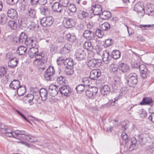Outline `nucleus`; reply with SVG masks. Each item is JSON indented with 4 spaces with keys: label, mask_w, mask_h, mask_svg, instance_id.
Listing matches in <instances>:
<instances>
[{
    "label": "nucleus",
    "mask_w": 154,
    "mask_h": 154,
    "mask_svg": "<svg viewBox=\"0 0 154 154\" xmlns=\"http://www.w3.org/2000/svg\"><path fill=\"white\" fill-rule=\"evenodd\" d=\"M35 46L31 47L29 51V54L30 58H35L33 61L34 65L40 67L44 65V64L47 62V59L44 57L43 56L41 52L38 53V49Z\"/></svg>",
    "instance_id": "1"
},
{
    "label": "nucleus",
    "mask_w": 154,
    "mask_h": 154,
    "mask_svg": "<svg viewBox=\"0 0 154 154\" xmlns=\"http://www.w3.org/2000/svg\"><path fill=\"white\" fill-rule=\"evenodd\" d=\"M137 139L134 137L131 138V144L129 146L128 148L129 151H131L136 148L137 140L140 142H142L144 139L143 135L142 134L138 135L137 136Z\"/></svg>",
    "instance_id": "2"
},
{
    "label": "nucleus",
    "mask_w": 154,
    "mask_h": 154,
    "mask_svg": "<svg viewBox=\"0 0 154 154\" xmlns=\"http://www.w3.org/2000/svg\"><path fill=\"white\" fill-rule=\"evenodd\" d=\"M55 74V70L52 66H49L46 69L44 74V77L47 80L51 81L54 80V75Z\"/></svg>",
    "instance_id": "3"
},
{
    "label": "nucleus",
    "mask_w": 154,
    "mask_h": 154,
    "mask_svg": "<svg viewBox=\"0 0 154 154\" xmlns=\"http://www.w3.org/2000/svg\"><path fill=\"white\" fill-rule=\"evenodd\" d=\"M128 77L127 82L128 85L131 87H135L137 82V74L135 73H132L130 74Z\"/></svg>",
    "instance_id": "4"
},
{
    "label": "nucleus",
    "mask_w": 154,
    "mask_h": 154,
    "mask_svg": "<svg viewBox=\"0 0 154 154\" xmlns=\"http://www.w3.org/2000/svg\"><path fill=\"white\" fill-rule=\"evenodd\" d=\"M28 37L27 35L25 32H22L18 37H15L13 38V41L17 44H25Z\"/></svg>",
    "instance_id": "5"
},
{
    "label": "nucleus",
    "mask_w": 154,
    "mask_h": 154,
    "mask_svg": "<svg viewBox=\"0 0 154 154\" xmlns=\"http://www.w3.org/2000/svg\"><path fill=\"white\" fill-rule=\"evenodd\" d=\"M54 18L51 16H48L42 18L40 20V23L44 27L50 26L54 22Z\"/></svg>",
    "instance_id": "6"
},
{
    "label": "nucleus",
    "mask_w": 154,
    "mask_h": 154,
    "mask_svg": "<svg viewBox=\"0 0 154 154\" xmlns=\"http://www.w3.org/2000/svg\"><path fill=\"white\" fill-rule=\"evenodd\" d=\"M87 64L88 67L91 68L98 67L101 66V61L99 59H92L88 61Z\"/></svg>",
    "instance_id": "7"
},
{
    "label": "nucleus",
    "mask_w": 154,
    "mask_h": 154,
    "mask_svg": "<svg viewBox=\"0 0 154 154\" xmlns=\"http://www.w3.org/2000/svg\"><path fill=\"white\" fill-rule=\"evenodd\" d=\"M121 75H118L116 74L114 76V82L112 86L114 89L117 90L122 86V84L121 81Z\"/></svg>",
    "instance_id": "8"
},
{
    "label": "nucleus",
    "mask_w": 154,
    "mask_h": 154,
    "mask_svg": "<svg viewBox=\"0 0 154 154\" xmlns=\"http://www.w3.org/2000/svg\"><path fill=\"white\" fill-rule=\"evenodd\" d=\"M98 89L96 87L89 88L85 92L86 95L89 98H93L98 92Z\"/></svg>",
    "instance_id": "9"
},
{
    "label": "nucleus",
    "mask_w": 154,
    "mask_h": 154,
    "mask_svg": "<svg viewBox=\"0 0 154 154\" xmlns=\"http://www.w3.org/2000/svg\"><path fill=\"white\" fill-rule=\"evenodd\" d=\"M91 10L95 15H101L102 11L101 6L98 4L93 3L91 6Z\"/></svg>",
    "instance_id": "10"
},
{
    "label": "nucleus",
    "mask_w": 154,
    "mask_h": 154,
    "mask_svg": "<svg viewBox=\"0 0 154 154\" xmlns=\"http://www.w3.org/2000/svg\"><path fill=\"white\" fill-rule=\"evenodd\" d=\"M59 91L62 95L67 97L70 95L72 90L69 86L64 85L59 88Z\"/></svg>",
    "instance_id": "11"
},
{
    "label": "nucleus",
    "mask_w": 154,
    "mask_h": 154,
    "mask_svg": "<svg viewBox=\"0 0 154 154\" xmlns=\"http://www.w3.org/2000/svg\"><path fill=\"white\" fill-rule=\"evenodd\" d=\"M139 69L141 74V77L143 79H146L149 75V71L148 70L146 66L144 64H141L139 66Z\"/></svg>",
    "instance_id": "12"
},
{
    "label": "nucleus",
    "mask_w": 154,
    "mask_h": 154,
    "mask_svg": "<svg viewBox=\"0 0 154 154\" xmlns=\"http://www.w3.org/2000/svg\"><path fill=\"white\" fill-rule=\"evenodd\" d=\"M72 45L69 43L65 44L61 49L60 53L62 55L69 53L72 49Z\"/></svg>",
    "instance_id": "13"
},
{
    "label": "nucleus",
    "mask_w": 154,
    "mask_h": 154,
    "mask_svg": "<svg viewBox=\"0 0 154 154\" xmlns=\"http://www.w3.org/2000/svg\"><path fill=\"white\" fill-rule=\"evenodd\" d=\"M62 7L59 2H55L52 5V11L53 12L57 13V14H60L62 12V10L61 8Z\"/></svg>",
    "instance_id": "14"
},
{
    "label": "nucleus",
    "mask_w": 154,
    "mask_h": 154,
    "mask_svg": "<svg viewBox=\"0 0 154 154\" xmlns=\"http://www.w3.org/2000/svg\"><path fill=\"white\" fill-rule=\"evenodd\" d=\"M101 75L100 71L98 69H93L90 72V77L94 80H95Z\"/></svg>",
    "instance_id": "15"
},
{
    "label": "nucleus",
    "mask_w": 154,
    "mask_h": 154,
    "mask_svg": "<svg viewBox=\"0 0 154 154\" xmlns=\"http://www.w3.org/2000/svg\"><path fill=\"white\" fill-rule=\"evenodd\" d=\"M63 24L66 28H70L75 25V23L73 19L68 18L64 20Z\"/></svg>",
    "instance_id": "16"
},
{
    "label": "nucleus",
    "mask_w": 154,
    "mask_h": 154,
    "mask_svg": "<svg viewBox=\"0 0 154 154\" xmlns=\"http://www.w3.org/2000/svg\"><path fill=\"white\" fill-rule=\"evenodd\" d=\"M59 88L56 87L54 85H50L49 87L48 92L50 95L52 97H54L58 93Z\"/></svg>",
    "instance_id": "17"
},
{
    "label": "nucleus",
    "mask_w": 154,
    "mask_h": 154,
    "mask_svg": "<svg viewBox=\"0 0 154 154\" xmlns=\"http://www.w3.org/2000/svg\"><path fill=\"white\" fill-rule=\"evenodd\" d=\"M34 98V95L31 94H28L22 98V100L25 103H28L30 105H31L33 104L32 102Z\"/></svg>",
    "instance_id": "18"
},
{
    "label": "nucleus",
    "mask_w": 154,
    "mask_h": 154,
    "mask_svg": "<svg viewBox=\"0 0 154 154\" xmlns=\"http://www.w3.org/2000/svg\"><path fill=\"white\" fill-rule=\"evenodd\" d=\"M83 35L85 38L88 40L93 39L94 36V32L89 30H85Z\"/></svg>",
    "instance_id": "19"
},
{
    "label": "nucleus",
    "mask_w": 154,
    "mask_h": 154,
    "mask_svg": "<svg viewBox=\"0 0 154 154\" xmlns=\"http://www.w3.org/2000/svg\"><path fill=\"white\" fill-rule=\"evenodd\" d=\"M153 103L152 99L150 97H146L143 98L140 104L142 105H151Z\"/></svg>",
    "instance_id": "20"
},
{
    "label": "nucleus",
    "mask_w": 154,
    "mask_h": 154,
    "mask_svg": "<svg viewBox=\"0 0 154 154\" xmlns=\"http://www.w3.org/2000/svg\"><path fill=\"white\" fill-rule=\"evenodd\" d=\"M109 55V53L106 51H103L102 54V60L105 64H108L111 60V57Z\"/></svg>",
    "instance_id": "21"
},
{
    "label": "nucleus",
    "mask_w": 154,
    "mask_h": 154,
    "mask_svg": "<svg viewBox=\"0 0 154 154\" xmlns=\"http://www.w3.org/2000/svg\"><path fill=\"white\" fill-rule=\"evenodd\" d=\"M110 91V89L107 85L103 86L100 90V94L102 95H106L108 94Z\"/></svg>",
    "instance_id": "22"
},
{
    "label": "nucleus",
    "mask_w": 154,
    "mask_h": 154,
    "mask_svg": "<svg viewBox=\"0 0 154 154\" xmlns=\"http://www.w3.org/2000/svg\"><path fill=\"white\" fill-rule=\"evenodd\" d=\"M19 81L17 80H14L10 84L9 87L13 90H17L20 86Z\"/></svg>",
    "instance_id": "23"
},
{
    "label": "nucleus",
    "mask_w": 154,
    "mask_h": 154,
    "mask_svg": "<svg viewBox=\"0 0 154 154\" xmlns=\"http://www.w3.org/2000/svg\"><path fill=\"white\" fill-rule=\"evenodd\" d=\"M18 62V61L16 58H11L8 62V66L11 68H14L17 66Z\"/></svg>",
    "instance_id": "24"
},
{
    "label": "nucleus",
    "mask_w": 154,
    "mask_h": 154,
    "mask_svg": "<svg viewBox=\"0 0 154 154\" xmlns=\"http://www.w3.org/2000/svg\"><path fill=\"white\" fill-rule=\"evenodd\" d=\"M119 70L123 72H128L129 69V66L127 64L124 63H120L118 66Z\"/></svg>",
    "instance_id": "25"
},
{
    "label": "nucleus",
    "mask_w": 154,
    "mask_h": 154,
    "mask_svg": "<svg viewBox=\"0 0 154 154\" xmlns=\"http://www.w3.org/2000/svg\"><path fill=\"white\" fill-rule=\"evenodd\" d=\"M134 10L138 13L144 12V6L142 4L140 3H138L135 5L134 7Z\"/></svg>",
    "instance_id": "26"
},
{
    "label": "nucleus",
    "mask_w": 154,
    "mask_h": 154,
    "mask_svg": "<svg viewBox=\"0 0 154 154\" xmlns=\"http://www.w3.org/2000/svg\"><path fill=\"white\" fill-rule=\"evenodd\" d=\"M35 42L34 40V38L32 37L27 38L25 44L28 46L29 48L35 46Z\"/></svg>",
    "instance_id": "27"
},
{
    "label": "nucleus",
    "mask_w": 154,
    "mask_h": 154,
    "mask_svg": "<svg viewBox=\"0 0 154 154\" xmlns=\"http://www.w3.org/2000/svg\"><path fill=\"white\" fill-rule=\"evenodd\" d=\"M38 93L39 94L42 100L45 101L47 99L48 97L47 91L44 88L41 89Z\"/></svg>",
    "instance_id": "28"
},
{
    "label": "nucleus",
    "mask_w": 154,
    "mask_h": 154,
    "mask_svg": "<svg viewBox=\"0 0 154 154\" xmlns=\"http://www.w3.org/2000/svg\"><path fill=\"white\" fill-rule=\"evenodd\" d=\"M101 17L103 20H108L111 17V13L107 11H102L101 15Z\"/></svg>",
    "instance_id": "29"
},
{
    "label": "nucleus",
    "mask_w": 154,
    "mask_h": 154,
    "mask_svg": "<svg viewBox=\"0 0 154 154\" xmlns=\"http://www.w3.org/2000/svg\"><path fill=\"white\" fill-rule=\"evenodd\" d=\"M7 15L8 17L11 19L16 18L17 17V12L15 10L13 9L8 10L7 12Z\"/></svg>",
    "instance_id": "30"
},
{
    "label": "nucleus",
    "mask_w": 154,
    "mask_h": 154,
    "mask_svg": "<svg viewBox=\"0 0 154 154\" xmlns=\"http://www.w3.org/2000/svg\"><path fill=\"white\" fill-rule=\"evenodd\" d=\"M16 92L19 96L23 95L26 92L25 86L24 85H20L16 90Z\"/></svg>",
    "instance_id": "31"
},
{
    "label": "nucleus",
    "mask_w": 154,
    "mask_h": 154,
    "mask_svg": "<svg viewBox=\"0 0 154 154\" xmlns=\"http://www.w3.org/2000/svg\"><path fill=\"white\" fill-rule=\"evenodd\" d=\"M26 50L27 49L26 47L23 46H20L18 47L17 52L19 55H24Z\"/></svg>",
    "instance_id": "32"
},
{
    "label": "nucleus",
    "mask_w": 154,
    "mask_h": 154,
    "mask_svg": "<svg viewBox=\"0 0 154 154\" xmlns=\"http://www.w3.org/2000/svg\"><path fill=\"white\" fill-rule=\"evenodd\" d=\"M66 39L70 42H72L76 40V37L74 33H69L66 34Z\"/></svg>",
    "instance_id": "33"
},
{
    "label": "nucleus",
    "mask_w": 154,
    "mask_h": 154,
    "mask_svg": "<svg viewBox=\"0 0 154 154\" xmlns=\"http://www.w3.org/2000/svg\"><path fill=\"white\" fill-rule=\"evenodd\" d=\"M39 9L41 14L43 15H47L49 13V10L48 7L46 6L41 5L40 6Z\"/></svg>",
    "instance_id": "34"
},
{
    "label": "nucleus",
    "mask_w": 154,
    "mask_h": 154,
    "mask_svg": "<svg viewBox=\"0 0 154 154\" xmlns=\"http://www.w3.org/2000/svg\"><path fill=\"white\" fill-rule=\"evenodd\" d=\"M83 47L89 51H91L93 49V47L91 42H85L83 44Z\"/></svg>",
    "instance_id": "35"
},
{
    "label": "nucleus",
    "mask_w": 154,
    "mask_h": 154,
    "mask_svg": "<svg viewBox=\"0 0 154 154\" xmlns=\"http://www.w3.org/2000/svg\"><path fill=\"white\" fill-rule=\"evenodd\" d=\"M18 24L20 27H25L27 25V20L26 18L24 17L18 20Z\"/></svg>",
    "instance_id": "36"
},
{
    "label": "nucleus",
    "mask_w": 154,
    "mask_h": 154,
    "mask_svg": "<svg viewBox=\"0 0 154 154\" xmlns=\"http://www.w3.org/2000/svg\"><path fill=\"white\" fill-rule=\"evenodd\" d=\"M12 131V130L9 128L5 129V135L9 137H13L14 138H16V137H15L14 135L13 134Z\"/></svg>",
    "instance_id": "37"
},
{
    "label": "nucleus",
    "mask_w": 154,
    "mask_h": 154,
    "mask_svg": "<svg viewBox=\"0 0 154 154\" xmlns=\"http://www.w3.org/2000/svg\"><path fill=\"white\" fill-rule=\"evenodd\" d=\"M64 64L65 65H67L66 67L73 68V63L72 59H67L64 61Z\"/></svg>",
    "instance_id": "38"
},
{
    "label": "nucleus",
    "mask_w": 154,
    "mask_h": 154,
    "mask_svg": "<svg viewBox=\"0 0 154 154\" xmlns=\"http://www.w3.org/2000/svg\"><path fill=\"white\" fill-rule=\"evenodd\" d=\"M8 25L12 29L15 30L17 28V24L12 20H9L8 21Z\"/></svg>",
    "instance_id": "39"
},
{
    "label": "nucleus",
    "mask_w": 154,
    "mask_h": 154,
    "mask_svg": "<svg viewBox=\"0 0 154 154\" xmlns=\"http://www.w3.org/2000/svg\"><path fill=\"white\" fill-rule=\"evenodd\" d=\"M92 79L91 78L86 77L83 79V85L85 86H89L92 82Z\"/></svg>",
    "instance_id": "40"
},
{
    "label": "nucleus",
    "mask_w": 154,
    "mask_h": 154,
    "mask_svg": "<svg viewBox=\"0 0 154 154\" xmlns=\"http://www.w3.org/2000/svg\"><path fill=\"white\" fill-rule=\"evenodd\" d=\"M0 22L2 24H4L8 21V17L5 14H2L0 15Z\"/></svg>",
    "instance_id": "41"
},
{
    "label": "nucleus",
    "mask_w": 154,
    "mask_h": 154,
    "mask_svg": "<svg viewBox=\"0 0 154 154\" xmlns=\"http://www.w3.org/2000/svg\"><path fill=\"white\" fill-rule=\"evenodd\" d=\"M36 11L31 8H29L28 9V14L31 17L34 18L35 16Z\"/></svg>",
    "instance_id": "42"
},
{
    "label": "nucleus",
    "mask_w": 154,
    "mask_h": 154,
    "mask_svg": "<svg viewBox=\"0 0 154 154\" xmlns=\"http://www.w3.org/2000/svg\"><path fill=\"white\" fill-rule=\"evenodd\" d=\"M100 27L103 31H107L110 28V24L107 22L101 24Z\"/></svg>",
    "instance_id": "43"
},
{
    "label": "nucleus",
    "mask_w": 154,
    "mask_h": 154,
    "mask_svg": "<svg viewBox=\"0 0 154 154\" xmlns=\"http://www.w3.org/2000/svg\"><path fill=\"white\" fill-rule=\"evenodd\" d=\"M24 136L26 140L30 142H35L37 141V138L33 137L29 135H25Z\"/></svg>",
    "instance_id": "44"
},
{
    "label": "nucleus",
    "mask_w": 154,
    "mask_h": 154,
    "mask_svg": "<svg viewBox=\"0 0 154 154\" xmlns=\"http://www.w3.org/2000/svg\"><path fill=\"white\" fill-rule=\"evenodd\" d=\"M112 54L113 58L115 59H117L120 57L121 53L118 50H114L112 52Z\"/></svg>",
    "instance_id": "45"
},
{
    "label": "nucleus",
    "mask_w": 154,
    "mask_h": 154,
    "mask_svg": "<svg viewBox=\"0 0 154 154\" xmlns=\"http://www.w3.org/2000/svg\"><path fill=\"white\" fill-rule=\"evenodd\" d=\"M85 86L83 84H80L77 86L75 89L78 93H80L85 90Z\"/></svg>",
    "instance_id": "46"
},
{
    "label": "nucleus",
    "mask_w": 154,
    "mask_h": 154,
    "mask_svg": "<svg viewBox=\"0 0 154 154\" xmlns=\"http://www.w3.org/2000/svg\"><path fill=\"white\" fill-rule=\"evenodd\" d=\"M59 1L60 6L62 7H66L69 3V0H59Z\"/></svg>",
    "instance_id": "47"
},
{
    "label": "nucleus",
    "mask_w": 154,
    "mask_h": 154,
    "mask_svg": "<svg viewBox=\"0 0 154 154\" xmlns=\"http://www.w3.org/2000/svg\"><path fill=\"white\" fill-rule=\"evenodd\" d=\"M65 74L67 75H72L74 73L73 68L66 67L65 70Z\"/></svg>",
    "instance_id": "48"
},
{
    "label": "nucleus",
    "mask_w": 154,
    "mask_h": 154,
    "mask_svg": "<svg viewBox=\"0 0 154 154\" xmlns=\"http://www.w3.org/2000/svg\"><path fill=\"white\" fill-rule=\"evenodd\" d=\"M65 79L62 76L58 77L57 79V83L60 85H63L65 84Z\"/></svg>",
    "instance_id": "49"
},
{
    "label": "nucleus",
    "mask_w": 154,
    "mask_h": 154,
    "mask_svg": "<svg viewBox=\"0 0 154 154\" xmlns=\"http://www.w3.org/2000/svg\"><path fill=\"white\" fill-rule=\"evenodd\" d=\"M96 34L98 38H101L104 35L103 31L102 29H97L96 31Z\"/></svg>",
    "instance_id": "50"
},
{
    "label": "nucleus",
    "mask_w": 154,
    "mask_h": 154,
    "mask_svg": "<svg viewBox=\"0 0 154 154\" xmlns=\"http://www.w3.org/2000/svg\"><path fill=\"white\" fill-rule=\"evenodd\" d=\"M79 15L82 18H86L88 16V13L84 11H80Z\"/></svg>",
    "instance_id": "51"
},
{
    "label": "nucleus",
    "mask_w": 154,
    "mask_h": 154,
    "mask_svg": "<svg viewBox=\"0 0 154 154\" xmlns=\"http://www.w3.org/2000/svg\"><path fill=\"white\" fill-rule=\"evenodd\" d=\"M148 14H149L154 11V5L153 4H150L147 6L146 9Z\"/></svg>",
    "instance_id": "52"
},
{
    "label": "nucleus",
    "mask_w": 154,
    "mask_h": 154,
    "mask_svg": "<svg viewBox=\"0 0 154 154\" xmlns=\"http://www.w3.org/2000/svg\"><path fill=\"white\" fill-rule=\"evenodd\" d=\"M113 44V42L112 41V40L111 39L109 38L106 39L104 44V46L105 48H107L108 47L110 46Z\"/></svg>",
    "instance_id": "53"
},
{
    "label": "nucleus",
    "mask_w": 154,
    "mask_h": 154,
    "mask_svg": "<svg viewBox=\"0 0 154 154\" xmlns=\"http://www.w3.org/2000/svg\"><path fill=\"white\" fill-rule=\"evenodd\" d=\"M84 52V51L81 49H79L77 50L75 55V58L77 59L78 57L80 56L81 54Z\"/></svg>",
    "instance_id": "54"
},
{
    "label": "nucleus",
    "mask_w": 154,
    "mask_h": 154,
    "mask_svg": "<svg viewBox=\"0 0 154 154\" xmlns=\"http://www.w3.org/2000/svg\"><path fill=\"white\" fill-rule=\"evenodd\" d=\"M139 113L140 115V117L142 118H145L147 115V112L143 109H141Z\"/></svg>",
    "instance_id": "55"
},
{
    "label": "nucleus",
    "mask_w": 154,
    "mask_h": 154,
    "mask_svg": "<svg viewBox=\"0 0 154 154\" xmlns=\"http://www.w3.org/2000/svg\"><path fill=\"white\" fill-rule=\"evenodd\" d=\"M68 9L69 11L72 12H75L76 10V8L74 4H70L68 6Z\"/></svg>",
    "instance_id": "56"
},
{
    "label": "nucleus",
    "mask_w": 154,
    "mask_h": 154,
    "mask_svg": "<svg viewBox=\"0 0 154 154\" xmlns=\"http://www.w3.org/2000/svg\"><path fill=\"white\" fill-rule=\"evenodd\" d=\"M6 69L4 67H0V76H3L6 74Z\"/></svg>",
    "instance_id": "57"
},
{
    "label": "nucleus",
    "mask_w": 154,
    "mask_h": 154,
    "mask_svg": "<svg viewBox=\"0 0 154 154\" xmlns=\"http://www.w3.org/2000/svg\"><path fill=\"white\" fill-rule=\"evenodd\" d=\"M121 136L122 139L125 141V144H126L128 140V135H127L126 133L123 132Z\"/></svg>",
    "instance_id": "58"
},
{
    "label": "nucleus",
    "mask_w": 154,
    "mask_h": 154,
    "mask_svg": "<svg viewBox=\"0 0 154 154\" xmlns=\"http://www.w3.org/2000/svg\"><path fill=\"white\" fill-rule=\"evenodd\" d=\"M86 53L85 52H83L81 54L79 57L77 59V60H82L85 59L86 58Z\"/></svg>",
    "instance_id": "59"
},
{
    "label": "nucleus",
    "mask_w": 154,
    "mask_h": 154,
    "mask_svg": "<svg viewBox=\"0 0 154 154\" xmlns=\"http://www.w3.org/2000/svg\"><path fill=\"white\" fill-rule=\"evenodd\" d=\"M110 70L111 71L115 72L118 70V66L114 64H111L110 66Z\"/></svg>",
    "instance_id": "60"
},
{
    "label": "nucleus",
    "mask_w": 154,
    "mask_h": 154,
    "mask_svg": "<svg viewBox=\"0 0 154 154\" xmlns=\"http://www.w3.org/2000/svg\"><path fill=\"white\" fill-rule=\"evenodd\" d=\"M121 125L122 126V129L123 131H125L128 128L127 125L125 121L121 122Z\"/></svg>",
    "instance_id": "61"
},
{
    "label": "nucleus",
    "mask_w": 154,
    "mask_h": 154,
    "mask_svg": "<svg viewBox=\"0 0 154 154\" xmlns=\"http://www.w3.org/2000/svg\"><path fill=\"white\" fill-rule=\"evenodd\" d=\"M18 0H6L7 2L10 5H14L18 2Z\"/></svg>",
    "instance_id": "62"
},
{
    "label": "nucleus",
    "mask_w": 154,
    "mask_h": 154,
    "mask_svg": "<svg viewBox=\"0 0 154 154\" xmlns=\"http://www.w3.org/2000/svg\"><path fill=\"white\" fill-rule=\"evenodd\" d=\"M147 149L152 154H154V144L148 147Z\"/></svg>",
    "instance_id": "63"
},
{
    "label": "nucleus",
    "mask_w": 154,
    "mask_h": 154,
    "mask_svg": "<svg viewBox=\"0 0 154 154\" xmlns=\"http://www.w3.org/2000/svg\"><path fill=\"white\" fill-rule=\"evenodd\" d=\"M57 47L55 45H52L50 49L51 52L55 53L57 51Z\"/></svg>",
    "instance_id": "64"
}]
</instances>
